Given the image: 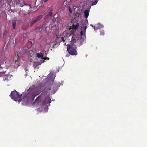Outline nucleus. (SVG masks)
<instances>
[{
	"label": "nucleus",
	"mask_w": 147,
	"mask_h": 147,
	"mask_svg": "<svg viewBox=\"0 0 147 147\" xmlns=\"http://www.w3.org/2000/svg\"><path fill=\"white\" fill-rule=\"evenodd\" d=\"M10 96L12 99L16 101H18L19 102H20L21 100L20 98L22 94H19V92L15 90L11 92Z\"/></svg>",
	"instance_id": "1"
},
{
	"label": "nucleus",
	"mask_w": 147,
	"mask_h": 147,
	"mask_svg": "<svg viewBox=\"0 0 147 147\" xmlns=\"http://www.w3.org/2000/svg\"><path fill=\"white\" fill-rule=\"evenodd\" d=\"M77 47L73 46L68 45L67 47V50L69 54L72 56L76 55L78 53L76 50Z\"/></svg>",
	"instance_id": "2"
},
{
	"label": "nucleus",
	"mask_w": 147,
	"mask_h": 147,
	"mask_svg": "<svg viewBox=\"0 0 147 147\" xmlns=\"http://www.w3.org/2000/svg\"><path fill=\"white\" fill-rule=\"evenodd\" d=\"M32 45V44L31 41H29L27 45V47H25L24 48V50L25 52L29 54L30 56H32L33 55V52L31 49V47Z\"/></svg>",
	"instance_id": "3"
},
{
	"label": "nucleus",
	"mask_w": 147,
	"mask_h": 147,
	"mask_svg": "<svg viewBox=\"0 0 147 147\" xmlns=\"http://www.w3.org/2000/svg\"><path fill=\"white\" fill-rule=\"evenodd\" d=\"M40 92L32 90L30 93L28 92L26 95L27 98L30 99H34L35 97L39 95Z\"/></svg>",
	"instance_id": "4"
},
{
	"label": "nucleus",
	"mask_w": 147,
	"mask_h": 147,
	"mask_svg": "<svg viewBox=\"0 0 147 147\" xmlns=\"http://www.w3.org/2000/svg\"><path fill=\"white\" fill-rule=\"evenodd\" d=\"M20 58L18 54L15 55L13 58V62L15 63V66L17 67L20 65Z\"/></svg>",
	"instance_id": "5"
},
{
	"label": "nucleus",
	"mask_w": 147,
	"mask_h": 147,
	"mask_svg": "<svg viewBox=\"0 0 147 147\" xmlns=\"http://www.w3.org/2000/svg\"><path fill=\"white\" fill-rule=\"evenodd\" d=\"M16 4L17 5H19L21 7H22L24 5L27 6L28 8H27L28 9H30L31 8V6L30 5L26 4L25 3L24 0H19L18 2L16 3Z\"/></svg>",
	"instance_id": "6"
},
{
	"label": "nucleus",
	"mask_w": 147,
	"mask_h": 147,
	"mask_svg": "<svg viewBox=\"0 0 147 147\" xmlns=\"http://www.w3.org/2000/svg\"><path fill=\"white\" fill-rule=\"evenodd\" d=\"M6 61L5 59L0 60V73L3 72L4 71L2 69L5 66Z\"/></svg>",
	"instance_id": "7"
},
{
	"label": "nucleus",
	"mask_w": 147,
	"mask_h": 147,
	"mask_svg": "<svg viewBox=\"0 0 147 147\" xmlns=\"http://www.w3.org/2000/svg\"><path fill=\"white\" fill-rule=\"evenodd\" d=\"M44 96L45 94H43V93H42L40 96H39L37 97L35 100V102L37 103H40L41 101L42 100L43 97Z\"/></svg>",
	"instance_id": "8"
},
{
	"label": "nucleus",
	"mask_w": 147,
	"mask_h": 147,
	"mask_svg": "<svg viewBox=\"0 0 147 147\" xmlns=\"http://www.w3.org/2000/svg\"><path fill=\"white\" fill-rule=\"evenodd\" d=\"M71 23L73 24L72 26V29L74 30H76L79 26V23L77 22V20H75L74 22V21H72Z\"/></svg>",
	"instance_id": "9"
},
{
	"label": "nucleus",
	"mask_w": 147,
	"mask_h": 147,
	"mask_svg": "<svg viewBox=\"0 0 147 147\" xmlns=\"http://www.w3.org/2000/svg\"><path fill=\"white\" fill-rule=\"evenodd\" d=\"M87 26H86L83 28H82V30L80 32V35L81 36H82L84 34V36H85V33L86 29L87 28Z\"/></svg>",
	"instance_id": "10"
},
{
	"label": "nucleus",
	"mask_w": 147,
	"mask_h": 147,
	"mask_svg": "<svg viewBox=\"0 0 147 147\" xmlns=\"http://www.w3.org/2000/svg\"><path fill=\"white\" fill-rule=\"evenodd\" d=\"M45 13L44 12L42 13H40V14L37 16L36 19L35 20H36L37 22L40 21L41 19L42 18L43 16L44 15Z\"/></svg>",
	"instance_id": "11"
},
{
	"label": "nucleus",
	"mask_w": 147,
	"mask_h": 147,
	"mask_svg": "<svg viewBox=\"0 0 147 147\" xmlns=\"http://www.w3.org/2000/svg\"><path fill=\"white\" fill-rule=\"evenodd\" d=\"M89 10H85L84 11V16L86 18V19L87 20L88 16L89 14Z\"/></svg>",
	"instance_id": "12"
},
{
	"label": "nucleus",
	"mask_w": 147,
	"mask_h": 147,
	"mask_svg": "<svg viewBox=\"0 0 147 147\" xmlns=\"http://www.w3.org/2000/svg\"><path fill=\"white\" fill-rule=\"evenodd\" d=\"M44 62V61H40L37 62H34V65L35 67H36L38 65H40L41 63H42Z\"/></svg>",
	"instance_id": "13"
},
{
	"label": "nucleus",
	"mask_w": 147,
	"mask_h": 147,
	"mask_svg": "<svg viewBox=\"0 0 147 147\" xmlns=\"http://www.w3.org/2000/svg\"><path fill=\"white\" fill-rule=\"evenodd\" d=\"M36 57L38 58H40L41 59H43V57H44V55L42 53H37L36 54Z\"/></svg>",
	"instance_id": "14"
},
{
	"label": "nucleus",
	"mask_w": 147,
	"mask_h": 147,
	"mask_svg": "<svg viewBox=\"0 0 147 147\" xmlns=\"http://www.w3.org/2000/svg\"><path fill=\"white\" fill-rule=\"evenodd\" d=\"M16 25V22L15 20H12V26L13 29H15Z\"/></svg>",
	"instance_id": "15"
},
{
	"label": "nucleus",
	"mask_w": 147,
	"mask_h": 147,
	"mask_svg": "<svg viewBox=\"0 0 147 147\" xmlns=\"http://www.w3.org/2000/svg\"><path fill=\"white\" fill-rule=\"evenodd\" d=\"M98 26L96 28V29H100L102 28H103V26L100 23H98L97 24Z\"/></svg>",
	"instance_id": "16"
},
{
	"label": "nucleus",
	"mask_w": 147,
	"mask_h": 147,
	"mask_svg": "<svg viewBox=\"0 0 147 147\" xmlns=\"http://www.w3.org/2000/svg\"><path fill=\"white\" fill-rule=\"evenodd\" d=\"M46 100L47 101H45L46 103H47L48 102L50 103L51 102V100L50 98H49V97H47L46 98Z\"/></svg>",
	"instance_id": "17"
},
{
	"label": "nucleus",
	"mask_w": 147,
	"mask_h": 147,
	"mask_svg": "<svg viewBox=\"0 0 147 147\" xmlns=\"http://www.w3.org/2000/svg\"><path fill=\"white\" fill-rule=\"evenodd\" d=\"M105 34L104 31L103 30L100 31V34L101 36H103Z\"/></svg>",
	"instance_id": "18"
},
{
	"label": "nucleus",
	"mask_w": 147,
	"mask_h": 147,
	"mask_svg": "<svg viewBox=\"0 0 147 147\" xmlns=\"http://www.w3.org/2000/svg\"><path fill=\"white\" fill-rule=\"evenodd\" d=\"M52 13L51 12H49L47 15V16H52Z\"/></svg>",
	"instance_id": "19"
},
{
	"label": "nucleus",
	"mask_w": 147,
	"mask_h": 147,
	"mask_svg": "<svg viewBox=\"0 0 147 147\" xmlns=\"http://www.w3.org/2000/svg\"><path fill=\"white\" fill-rule=\"evenodd\" d=\"M97 3V1H94L92 3V5H95Z\"/></svg>",
	"instance_id": "20"
},
{
	"label": "nucleus",
	"mask_w": 147,
	"mask_h": 147,
	"mask_svg": "<svg viewBox=\"0 0 147 147\" xmlns=\"http://www.w3.org/2000/svg\"><path fill=\"white\" fill-rule=\"evenodd\" d=\"M49 58L48 57H46L44 58L43 57V59H43L44 61L46 60H49Z\"/></svg>",
	"instance_id": "21"
},
{
	"label": "nucleus",
	"mask_w": 147,
	"mask_h": 147,
	"mask_svg": "<svg viewBox=\"0 0 147 147\" xmlns=\"http://www.w3.org/2000/svg\"><path fill=\"white\" fill-rule=\"evenodd\" d=\"M34 24L33 23L32 21L30 23V25H29V26H30L31 27Z\"/></svg>",
	"instance_id": "22"
},
{
	"label": "nucleus",
	"mask_w": 147,
	"mask_h": 147,
	"mask_svg": "<svg viewBox=\"0 0 147 147\" xmlns=\"http://www.w3.org/2000/svg\"><path fill=\"white\" fill-rule=\"evenodd\" d=\"M69 12L71 13H72V11L69 7Z\"/></svg>",
	"instance_id": "23"
},
{
	"label": "nucleus",
	"mask_w": 147,
	"mask_h": 147,
	"mask_svg": "<svg viewBox=\"0 0 147 147\" xmlns=\"http://www.w3.org/2000/svg\"><path fill=\"white\" fill-rule=\"evenodd\" d=\"M7 77L6 78L7 79V80H9V78H10V77H9V75L8 74L7 75Z\"/></svg>",
	"instance_id": "24"
},
{
	"label": "nucleus",
	"mask_w": 147,
	"mask_h": 147,
	"mask_svg": "<svg viewBox=\"0 0 147 147\" xmlns=\"http://www.w3.org/2000/svg\"><path fill=\"white\" fill-rule=\"evenodd\" d=\"M61 40L63 42H64L65 41V40L64 39V38L63 37H61Z\"/></svg>",
	"instance_id": "25"
},
{
	"label": "nucleus",
	"mask_w": 147,
	"mask_h": 147,
	"mask_svg": "<svg viewBox=\"0 0 147 147\" xmlns=\"http://www.w3.org/2000/svg\"><path fill=\"white\" fill-rule=\"evenodd\" d=\"M32 22L34 24L36 22H37L36 20H35V19Z\"/></svg>",
	"instance_id": "26"
},
{
	"label": "nucleus",
	"mask_w": 147,
	"mask_h": 147,
	"mask_svg": "<svg viewBox=\"0 0 147 147\" xmlns=\"http://www.w3.org/2000/svg\"><path fill=\"white\" fill-rule=\"evenodd\" d=\"M7 32L6 31H5L4 32L3 35H5V34H6Z\"/></svg>",
	"instance_id": "27"
},
{
	"label": "nucleus",
	"mask_w": 147,
	"mask_h": 147,
	"mask_svg": "<svg viewBox=\"0 0 147 147\" xmlns=\"http://www.w3.org/2000/svg\"><path fill=\"white\" fill-rule=\"evenodd\" d=\"M23 36L24 37H26V34H23Z\"/></svg>",
	"instance_id": "28"
},
{
	"label": "nucleus",
	"mask_w": 147,
	"mask_h": 147,
	"mask_svg": "<svg viewBox=\"0 0 147 147\" xmlns=\"http://www.w3.org/2000/svg\"><path fill=\"white\" fill-rule=\"evenodd\" d=\"M48 1V0H43V1L44 2H47Z\"/></svg>",
	"instance_id": "29"
},
{
	"label": "nucleus",
	"mask_w": 147,
	"mask_h": 147,
	"mask_svg": "<svg viewBox=\"0 0 147 147\" xmlns=\"http://www.w3.org/2000/svg\"><path fill=\"white\" fill-rule=\"evenodd\" d=\"M94 28L95 30L96 29L95 28V26H94Z\"/></svg>",
	"instance_id": "30"
},
{
	"label": "nucleus",
	"mask_w": 147,
	"mask_h": 147,
	"mask_svg": "<svg viewBox=\"0 0 147 147\" xmlns=\"http://www.w3.org/2000/svg\"><path fill=\"white\" fill-rule=\"evenodd\" d=\"M55 89H54V90L55 91Z\"/></svg>",
	"instance_id": "31"
},
{
	"label": "nucleus",
	"mask_w": 147,
	"mask_h": 147,
	"mask_svg": "<svg viewBox=\"0 0 147 147\" xmlns=\"http://www.w3.org/2000/svg\"><path fill=\"white\" fill-rule=\"evenodd\" d=\"M30 60V62H31V61H32V59H31Z\"/></svg>",
	"instance_id": "32"
}]
</instances>
